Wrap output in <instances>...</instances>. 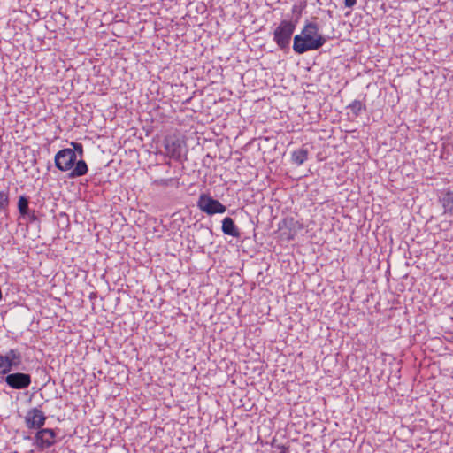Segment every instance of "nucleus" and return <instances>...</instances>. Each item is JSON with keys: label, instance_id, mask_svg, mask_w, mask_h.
<instances>
[{"label": "nucleus", "instance_id": "f257e3e1", "mask_svg": "<svg viewBox=\"0 0 453 453\" xmlns=\"http://www.w3.org/2000/svg\"><path fill=\"white\" fill-rule=\"evenodd\" d=\"M319 25L316 22L307 20L301 33L293 38V50L296 54H303L320 49L327 40L319 34Z\"/></svg>", "mask_w": 453, "mask_h": 453}, {"label": "nucleus", "instance_id": "f03ea898", "mask_svg": "<svg viewBox=\"0 0 453 453\" xmlns=\"http://www.w3.org/2000/svg\"><path fill=\"white\" fill-rule=\"evenodd\" d=\"M55 166L61 172L71 171L68 174L70 179L84 176L88 167L83 159L77 160V155L70 148L60 150L54 157Z\"/></svg>", "mask_w": 453, "mask_h": 453}, {"label": "nucleus", "instance_id": "7ed1b4c3", "mask_svg": "<svg viewBox=\"0 0 453 453\" xmlns=\"http://www.w3.org/2000/svg\"><path fill=\"white\" fill-rule=\"evenodd\" d=\"M295 22L282 19L273 32V41L283 51H289L290 42L296 30Z\"/></svg>", "mask_w": 453, "mask_h": 453}, {"label": "nucleus", "instance_id": "20e7f679", "mask_svg": "<svg viewBox=\"0 0 453 453\" xmlns=\"http://www.w3.org/2000/svg\"><path fill=\"white\" fill-rule=\"evenodd\" d=\"M197 207L207 215L222 214L226 212V207L219 200L214 199L210 195L201 194L197 201Z\"/></svg>", "mask_w": 453, "mask_h": 453}, {"label": "nucleus", "instance_id": "39448f33", "mask_svg": "<svg viewBox=\"0 0 453 453\" xmlns=\"http://www.w3.org/2000/svg\"><path fill=\"white\" fill-rule=\"evenodd\" d=\"M22 361L21 353L18 349H10L5 355L0 354V375H7L17 369Z\"/></svg>", "mask_w": 453, "mask_h": 453}, {"label": "nucleus", "instance_id": "423d86ee", "mask_svg": "<svg viewBox=\"0 0 453 453\" xmlns=\"http://www.w3.org/2000/svg\"><path fill=\"white\" fill-rule=\"evenodd\" d=\"M57 434L51 428H42L35 433L34 445L41 450L50 448L56 443Z\"/></svg>", "mask_w": 453, "mask_h": 453}, {"label": "nucleus", "instance_id": "0eeeda50", "mask_svg": "<svg viewBox=\"0 0 453 453\" xmlns=\"http://www.w3.org/2000/svg\"><path fill=\"white\" fill-rule=\"evenodd\" d=\"M47 417L43 411L38 408H32L25 416L26 426L29 429L40 430L45 424Z\"/></svg>", "mask_w": 453, "mask_h": 453}, {"label": "nucleus", "instance_id": "6e6552de", "mask_svg": "<svg viewBox=\"0 0 453 453\" xmlns=\"http://www.w3.org/2000/svg\"><path fill=\"white\" fill-rule=\"evenodd\" d=\"M5 383L13 389H25L31 384V376L28 373H9L4 378Z\"/></svg>", "mask_w": 453, "mask_h": 453}, {"label": "nucleus", "instance_id": "1a4fd4ad", "mask_svg": "<svg viewBox=\"0 0 453 453\" xmlns=\"http://www.w3.org/2000/svg\"><path fill=\"white\" fill-rule=\"evenodd\" d=\"M165 149L168 156L173 158L178 159L181 156V142L175 138H165Z\"/></svg>", "mask_w": 453, "mask_h": 453}, {"label": "nucleus", "instance_id": "9d476101", "mask_svg": "<svg viewBox=\"0 0 453 453\" xmlns=\"http://www.w3.org/2000/svg\"><path fill=\"white\" fill-rule=\"evenodd\" d=\"M439 202L443 208L444 214L453 216V190L442 191L439 196Z\"/></svg>", "mask_w": 453, "mask_h": 453}, {"label": "nucleus", "instance_id": "9b49d317", "mask_svg": "<svg viewBox=\"0 0 453 453\" xmlns=\"http://www.w3.org/2000/svg\"><path fill=\"white\" fill-rule=\"evenodd\" d=\"M221 229L225 234L229 236L239 238L241 235V233L237 226L234 224V220L230 217H226L225 219H223Z\"/></svg>", "mask_w": 453, "mask_h": 453}, {"label": "nucleus", "instance_id": "f8f14e48", "mask_svg": "<svg viewBox=\"0 0 453 453\" xmlns=\"http://www.w3.org/2000/svg\"><path fill=\"white\" fill-rule=\"evenodd\" d=\"M29 200L25 196H20L18 201V209L21 216H28L31 219H35L34 212L29 210Z\"/></svg>", "mask_w": 453, "mask_h": 453}, {"label": "nucleus", "instance_id": "ddd939ff", "mask_svg": "<svg viewBox=\"0 0 453 453\" xmlns=\"http://www.w3.org/2000/svg\"><path fill=\"white\" fill-rule=\"evenodd\" d=\"M308 150L305 148H301L299 150H294L291 153V161L296 165H303L308 159Z\"/></svg>", "mask_w": 453, "mask_h": 453}, {"label": "nucleus", "instance_id": "4468645a", "mask_svg": "<svg viewBox=\"0 0 453 453\" xmlns=\"http://www.w3.org/2000/svg\"><path fill=\"white\" fill-rule=\"evenodd\" d=\"M349 109L352 111V113L357 117L363 110L365 109V105L359 100H354L348 106Z\"/></svg>", "mask_w": 453, "mask_h": 453}, {"label": "nucleus", "instance_id": "2eb2a0df", "mask_svg": "<svg viewBox=\"0 0 453 453\" xmlns=\"http://www.w3.org/2000/svg\"><path fill=\"white\" fill-rule=\"evenodd\" d=\"M303 8L298 4H294L292 7L293 18L291 19H288V21L295 22V26L299 22V19L302 16Z\"/></svg>", "mask_w": 453, "mask_h": 453}, {"label": "nucleus", "instance_id": "dca6fc26", "mask_svg": "<svg viewBox=\"0 0 453 453\" xmlns=\"http://www.w3.org/2000/svg\"><path fill=\"white\" fill-rule=\"evenodd\" d=\"M153 183L157 186H163V187H166V186H170V185H175L176 187L179 186L178 180L173 178L158 179V180H154Z\"/></svg>", "mask_w": 453, "mask_h": 453}, {"label": "nucleus", "instance_id": "f3484780", "mask_svg": "<svg viewBox=\"0 0 453 453\" xmlns=\"http://www.w3.org/2000/svg\"><path fill=\"white\" fill-rule=\"evenodd\" d=\"M9 205V193L8 191H0V211L7 209Z\"/></svg>", "mask_w": 453, "mask_h": 453}, {"label": "nucleus", "instance_id": "a211bd4d", "mask_svg": "<svg viewBox=\"0 0 453 453\" xmlns=\"http://www.w3.org/2000/svg\"><path fill=\"white\" fill-rule=\"evenodd\" d=\"M71 145L73 146V150L75 151V154L77 153L80 157L81 158L84 154L83 145L79 142H72Z\"/></svg>", "mask_w": 453, "mask_h": 453}, {"label": "nucleus", "instance_id": "6ab92c4d", "mask_svg": "<svg viewBox=\"0 0 453 453\" xmlns=\"http://www.w3.org/2000/svg\"><path fill=\"white\" fill-rule=\"evenodd\" d=\"M271 445L273 448L279 450V453H288V447L282 445V444H278L276 439H273Z\"/></svg>", "mask_w": 453, "mask_h": 453}, {"label": "nucleus", "instance_id": "aec40b11", "mask_svg": "<svg viewBox=\"0 0 453 453\" xmlns=\"http://www.w3.org/2000/svg\"><path fill=\"white\" fill-rule=\"evenodd\" d=\"M357 4V0H344V5L352 8Z\"/></svg>", "mask_w": 453, "mask_h": 453}]
</instances>
